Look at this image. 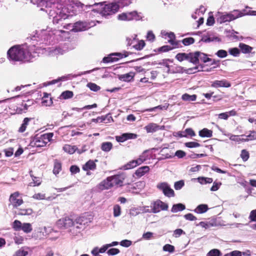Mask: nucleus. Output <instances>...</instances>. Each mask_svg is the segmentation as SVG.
I'll use <instances>...</instances> for the list:
<instances>
[{
	"mask_svg": "<svg viewBox=\"0 0 256 256\" xmlns=\"http://www.w3.org/2000/svg\"><path fill=\"white\" fill-rule=\"evenodd\" d=\"M126 178V175L124 173L108 176L99 184V188L104 190H108L113 187H122L124 186V182Z\"/></svg>",
	"mask_w": 256,
	"mask_h": 256,
	"instance_id": "1",
	"label": "nucleus"
},
{
	"mask_svg": "<svg viewBox=\"0 0 256 256\" xmlns=\"http://www.w3.org/2000/svg\"><path fill=\"white\" fill-rule=\"evenodd\" d=\"M8 57L14 61L26 60L28 55L26 50L20 46L12 47L8 51Z\"/></svg>",
	"mask_w": 256,
	"mask_h": 256,
	"instance_id": "2",
	"label": "nucleus"
},
{
	"mask_svg": "<svg viewBox=\"0 0 256 256\" xmlns=\"http://www.w3.org/2000/svg\"><path fill=\"white\" fill-rule=\"evenodd\" d=\"M54 136L52 132L44 134L40 136H36L32 141L30 142V145L33 147H44L51 140Z\"/></svg>",
	"mask_w": 256,
	"mask_h": 256,
	"instance_id": "3",
	"label": "nucleus"
},
{
	"mask_svg": "<svg viewBox=\"0 0 256 256\" xmlns=\"http://www.w3.org/2000/svg\"><path fill=\"white\" fill-rule=\"evenodd\" d=\"M120 6L116 2L105 4L100 10V14L102 16H108L114 14L118 12Z\"/></svg>",
	"mask_w": 256,
	"mask_h": 256,
	"instance_id": "4",
	"label": "nucleus"
},
{
	"mask_svg": "<svg viewBox=\"0 0 256 256\" xmlns=\"http://www.w3.org/2000/svg\"><path fill=\"white\" fill-rule=\"evenodd\" d=\"M10 204L8 206H12L13 208H17L24 202L20 194L18 192L12 193L9 198Z\"/></svg>",
	"mask_w": 256,
	"mask_h": 256,
	"instance_id": "5",
	"label": "nucleus"
},
{
	"mask_svg": "<svg viewBox=\"0 0 256 256\" xmlns=\"http://www.w3.org/2000/svg\"><path fill=\"white\" fill-rule=\"evenodd\" d=\"M21 102L18 104L16 108V112L18 114H22L26 112L28 107L31 106L34 104V100L28 98L26 96H22Z\"/></svg>",
	"mask_w": 256,
	"mask_h": 256,
	"instance_id": "6",
	"label": "nucleus"
},
{
	"mask_svg": "<svg viewBox=\"0 0 256 256\" xmlns=\"http://www.w3.org/2000/svg\"><path fill=\"white\" fill-rule=\"evenodd\" d=\"M156 188L162 190L163 194L167 197H174L175 196L174 190L171 188L167 182H163L157 184Z\"/></svg>",
	"mask_w": 256,
	"mask_h": 256,
	"instance_id": "7",
	"label": "nucleus"
},
{
	"mask_svg": "<svg viewBox=\"0 0 256 256\" xmlns=\"http://www.w3.org/2000/svg\"><path fill=\"white\" fill-rule=\"evenodd\" d=\"M153 213H157L161 210H166L168 209V205L160 200L154 202L151 206Z\"/></svg>",
	"mask_w": 256,
	"mask_h": 256,
	"instance_id": "8",
	"label": "nucleus"
},
{
	"mask_svg": "<svg viewBox=\"0 0 256 256\" xmlns=\"http://www.w3.org/2000/svg\"><path fill=\"white\" fill-rule=\"evenodd\" d=\"M194 58L196 60H193V64H198L200 60L204 62L212 61V59L208 58L206 54L200 52L193 53V58Z\"/></svg>",
	"mask_w": 256,
	"mask_h": 256,
	"instance_id": "9",
	"label": "nucleus"
},
{
	"mask_svg": "<svg viewBox=\"0 0 256 256\" xmlns=\"http://www.w3.org/2000/svg\"><path fill=\"white\" fill-rule=\"evenodd\" d=\"M166 36H167L169 38L168 42L172 46L173 48H178L182 47L180 44V41L176 40V36L174 32H167L166 33Z\"/></svg>",
	"mask_w": 256,
	"mask_h": 256,
	"instance_id": "10",
	"label": "nucleus"
},
{
	"mask_svg": "<svg viewBox=\"0 0 256 256\" xmlns=\"http://www.w3.org/2000/svg\"><path fill=\"white\" fill-rule=\"evenodd\" d=\"M137 16L136 12H123L120 14L118 16V18L120 20H132Z\"/></svg>",
	"mask_w": 256,
	"mask_h": 256,
	"instance_id": "11",
	"label": "nucleus"
},
{
	"mask_svg": "<svg viewBox=\"0 0 256 256\" xmlns=\"http://www.w3.org/2000/svg\"><path fill=\"white\" fill-rule=\"evenodd\" d=\"M176 58L179 62L187 60L190 62L193 63V53H178L176 55ZM194 60H196L195 58Z\"/></svg>",
	"mask_w": 256,
	"mask_h": 256,
	"instance_id": "12",
	"label": "nucleus"
},
{
	"mask_svg": "<svg viewBox=\"0 0 256 256\" xmlns=\"http://www.w3.org/2000/svg\"><path fill=\"white\" fill-rule=\"evenodd\" d=\"M58 224L60 226L68 228L74 226V222L69 217H66L59 220L58 222Z\"/></svg>",
	"mask_w": 256,
	"mask_h": 256,
	"instance_id": "13",
	"label": "nucleus"
},
{
	"mask_svg": "<svg viewBox=\"0 0 256 256\" xmlns=\"http://www.w3.org/2000/svg\"><path fill=\"white\" fill-rule=\"evenodd\" d=\"M136 134L124 133L120 136H116V140L118 142H123L128 140L136 138Z\"/></svg>",
	"mask_w": 256,
	"mask_h": 256,
	"instance_id": "14",
	"label": "nucleus"
},
{
	"mask_svg": "<svg viewBox=\"0 0 256 256\" xmlns=\"http://www.w3.org/2000/svg\"><path fill=\"white\" fill-rule=\"evenodd\" d=\"M211 86L215 88H218L220 87L230 88L231 86V84L230 82L225 79L220 80H216L212 82Z\"/></svg>",
	"mask_w": 256,
	"mask_h": 256,
	"instance_id": "15",
	"label": "nucleus"
},
{
	"mask_svg": "<svg viewBox=\"0 0 256 256\" xmlns=\"http://www.w3.org/2000/svg\"><path fill=\"white\" fill-rule=\"evenodd\" d=\"M162 127L155 123H150L144 128L148 133H154L160 130H162Z\"/></svg>",
	"mask_w": 256,
	"mask_h": 256,
	"instance_id": "16",
	"label": "nucleus"
},
{
	"mask_svg": "<svg viewBox=\"0 0 256 256\" xmlns=\"http://www.w3.org/2000/svg\"><path fill=\"white\" fill-rule=\"evenodd\" d=\"M236 18L235 16L230 14H227L221 15L218 18L217 20L220 23L230 22Z\"/></svg>",
	"mask_w": 256,
	"mask_h": 256,
	"instance_id": "17",
	"label": "nucleus"
},
{
	"mask_svg": "<svg viewBox=\"0 0 256 256\" xmlns=\"http://www.w3.org/2000/svg\"><path fill=\"white\" fill-rule=\"evenodd\" d=\"M96 165L95 162L92 160H89L82 166V170L84 171H86L87 174H89L88 171L90 170H94L96 169Z\"/></svg>",
	"mask_w": 256,
	"mask_h": 256,
	"instance_id": "18",
	"label": "nucleus"
},
{
	"mask_svg": "<svg viewBox=\"0 0 256 256\" xmlns=\"http://www.w3.org/2000/svg\"><path fill=\"white\" fill-rule=\"evenodd\" d=\"M42 103L44 106H50L52 104V99L50 94L46 92H44L42 98Z\"/></svg>",
	"mask_w": 256,
	"mask_h": 256,
	"instance_id": "19",
	"label": "nucleus"
},
{
	"mask_svg": "<svg viewBox=\"0 0 256 256\" xmlns=\"http://www.w3.org/2000/svg\"><path fill=\"white\" fill-rule=\"evenodd\" d=\"M150 168L148 166H143L138 168L134 174L138 178H140L150 171Z\"/></svg>",
	"mask_w": 256,
	"mask_h": 256,
	"instance_id": "20",
	"label": "nucleus"
},
{
	"mask_svg": "<svg viewBox=\"0 0 256 256\" xmlns=\"http://www.w3.org/2000/svg\"><path fill=\"white\" fill-rule=\"evenodd\" d=\"M86 24L82 22H78L74 24L72 30L74 32H80L86 30Z\"/></svg>",
	"mask_w": 256,
	"mask_h": 256,
	"instance_id": "21",
	"label": "nucleus"
},
{
	"mask_svg": "<svg viewBox=\"0 0 256 256\" xmlns=\"http://www.w3.org/2000/svg\"><path fill=\"white\" fill-rule=\"evenodd\" d=\"M32 120H34V118H25L23 120L22 124L18 128V132L22 133L25 132L30 122Z\"/></svg>",
	"mask_w": 256,
	"mask_h": 256,
	"instance_id": "22",
	"label": "nucleus"
},
{
	"mask_svg": "<svg viewBox=\"0 0 256 256\" xmlns=\"http://www.w3.org/2000/svg\"><path fill=\"white\" fill-rule=\"evenodd\" d=\"M111 120H113L111 116H108V115L98 116L96 118L93 119V121L96 122L107 123Z\"/></svg>",
	"mask_w": 256,
	"mask_h": 256,
	"instance_id": "23",
	"label": "nucleus"
},
{
	"mask_svg": "<svg viewBox=\"0 0 256 256\" xmlns=\"http://www.w3.org/2000/svg\"><path fill=\"white\" fill-rule=\"evenodd\" d=\"M62 170V164L61 162L58 160H54V169H53V173L56 175L59 174V172Z\"/></svg>",
	"mask_w": 256,
	"mask_h": 256,
	"instance_id": "24",
	"label": "nucleus"
},
{
	"mask_svg": "<svg viewBox=\"0 0 256 256\" xmlns=\"http://www.w3.org/2000/svg\"><path fill=\"white\" fill-rule=\"evenodd\" d=\"M134 76V74L133 72H130L127 74H123L119 76L120 80L124 82H130L132 80Z\"/></svg>",
	"mask_w": 256,
	"mask_h": 256,
	"instance_id": "25",
	"label": "nucleus"
},
{
	"mask_svg": "<svg viewBox=\"0 0 256 256\" xmlns=\"http://www.w3.org/2000/svg\"><path fill=\"white\" fill-rule=\"evenodd\" d=\"M239 48L240 51L244 54H250L253 49L252 46L244 43H240Z\"/></svg>",
	"mask_w": 256,
	"mask_h": 256,
	"instance_id": "26",
	"label": "nucleus"
},
{
	"mask_svg": "<svg viewBox=\"0 0 256 256\" xmlns=\"http://www.w3.org/2000/svg\"><path fill=\"white\" fill-rule=\"evenodd\" d=\"M198 134L200 137L210 138L212 136V131L206 128H204L200 130Z\"/></svg>",
	"mask_w": 256,
	"mask_h": 256,
	"instance_id": "27",
	"label": "nucleus"
},
{
	"mask_svg": "<svg viewBox=\"0 0 256 256\" xmlns=\"http://www.w3.org/2000/svg\"><path fill=\"white\" fill-rule=\"evenodd\" d=\"M63 150L70 154H73L75 152L76 150H77V148L76 146H71L70 144H65L62 148Z\"/></svg>",
	"mask_w": 256,
	"mask_h": 256,
	"instance_id": "28",
	"label": "nucleus"
},
{
	"mask_svg": "<svg viewBox=\"0 0 256 256\" xmlns=\"http://www.w3.org/2000/svg\"><path fill=\"white\" fill-rule=\"evenodd\" d=\"M208 210V208L207 204H200L196 208L194 212L197 214H203L206 212Z\"/></svg>",
	"mask_w": 256,
	"mask_h": 256,
	"instance_id": "29",
	"label": "nucleus"
},
{
	"mask_svg": "<svg viewBox=\"0 0 256 256\" xmlns=\"http://www.w3.org/2000/svg\"><path fill=\"white\" fill-rule=\"evenodd\" d=\"M146 46V43L143 40H136L132 47L138 50H142Z\"/></svg>",
	"mask_w": 256,
	"mask_h": 256,
	"instance_id": "30",
	"label": "nucleus"
},
{
	"mask_svg": "<svg viewBox=\"0 0 256 256\" xmlns=\"http://www.w3.org/2000/svg\"><path fill=\"white\" fill-rule=\"evenodd\" d=\"M74 96V93L72 91L66 90L63 92L60 96V100H67L72 98Z\"/></svg>",
	"mask_w": 256,
	"mask_h": 256,
	"instance_id": "31",
	"label": "nucleus"
},
{
	"mask_svg": "<svg viewBox=\"0 0 256 256\" xmlns=\"http://www.w3.org/2000/svg\"><path fill=\"white\" fill-rule=\"evenodd\" d=\"M186 209V206L182 204H174L171 212H178L182 211L183 210Z\"/></svg>",
	"mask_w": 256,
	"mask_h": 256,
	"instance_id": "32",
	"label": "nucleus"
},
{
	"mask_svg": "<svg viewBox=\"0 0 256 256\" xmlns=\"http://www.w3.org/2000/svg\"><path fill=\"white\" fill-rule=\"evenodd\" d=\"M112 55H114L115 57L116 62L120 59L122 58H126L129 55V52L126 51H124L122 52H115L112 53Z\"/></svg>",
	"mask_w": 256,
	"mask_h": 256,
	"instance_id": "33",
	"label": "nucleus"
},
{
	"mask_svg": "<svg viewBox=\"0 0 256 256\" xmlns=\"http://www.w3.org/2000/svg\"><path fill=\"white\" fill-rule=\"evenodd\" d=\"M112 148V144L111 142H104L102 144L101 149L102 150L108 152Z\"/></svg>",
	"mask_w": 256,
	"mask_h": 256,
	"instance_id": "34",
	"label": "nucleus"
},
{
	"mask_svg": "<svg viewBox=\"0 0 256 256\" xmlns=\"http://www.w3.org/2000/svg\"><path fill=\"white\" fill-rule=\"evenodd\" d=\"M33 213V210L30 208H20L18 214L20 216L30 215Z\"/></svg>",
	"mask_w": 256,
	"mask_h": 256,
	"instance_id": "35",
	"label": "nucleus"
},
{
	"mask_svg": "<svg viewBox=\"0 0 256 256\" xmlns=\"http://www.w3.org/2000/svg\"><path fill=\"white\" fill-rule=\"evenodd\" d=\"M21 230L26 234L30 232L32 230V224L30 223L22 224Z\"/></svg>",
	"mask_w": 256,
	"mask_h": 256,
	"instance_id": "36",
	"label": "nucleus"
},
{
	"mask_svg": "<svg viewBox=\"0 0 256 256\" xmlns=\"http://www.w3.org/2000/svg\"><path fill=\"white\" fill-rule=\"evenodd\" d=\"M184 134L180 135L181 137H186L188 136H193L196 135L194 130L191 128H188L186 129L184 132H183Z\"/></svg>",
	"mask_w": 256,
	"mask_h": 256,
	"instance_id": "37",
	"label": "nucleus"
},
{
	"mask_svg": "<svg viewBox=\"0 0 256 256\" xmlns=\"http://www.w3.org/2000/svg\"><path fill=\"white\" fill-rule=\"evenodd\" d=\"M182 99L186 101H195L196 99V94L190 95L185 94L182 96Z\"/></svg>",
	"mask_w": 256,
	"mask_h": 256,
	"instance_id": "38",
	"label": "nucleus"
},
{
	"mask_svg": "<svg viewBox=\"0 0 256 256\" xmlns=\"http://www.w3.org/2000/svg\"><path fill=\"white\" fill-rule=\"evenodd\" d=\"M22 224L18 220H15L12 224V227L14 230L20 231L22 229Z\"/></svg>",
	"mask_w": 256,
	"mask_h": 256,
	"instance_id": "39",
	"label": "nucleus"
},
{
	"mask_svg": "<svg viewBox=\"0 0 256 256\" xmlns=\"http://www.w3.org/2000/svg\"><path fill=\"white\" fill-rule=\"evenodd\" d=\"M182 43L185 46L193 44L195 42L194 39L192 37H188L184 38L182 40Z\"/></svg>",
	"mask_w": 256,
	"mask_h": 256,
	"instance_id": "40",
	"label": "nucleus"
},
{
	"mask_svg": "<svg viewBox=\"0 0 256 256\" xmlns=\"http://www.w3.org/2000/svg\"><path fill=\"white\" fill-rule=\"evenodd\" d=\"M74 222L80 225H84L88 223L87 218L84 216H79L76 218Z\"/></svg>",
	"mask_w": 256,
	"mask_h": 256,
	"instance_id": "41",
	"label": "nucleus"
},
{
	"mask_svg": "<svg viewBox=\"0 0 256 256\" xmlns=\"http://www.w3.org/2000/svg\"><path fill=\"white\" fill-rule=\"evenodd\" d=\"M137 166L136 163V162L135 160H132L125 164L124 167L125 170H128L133 168L136 167Z\"/></svg>",
	"mask_w": 256,
	"mask_h": 256,
	"instance_id": "42",
	"label": "nucleus"
},
{
	"mask_svg": "<svg viewBox=\"0 0 256 256\" xmlns=\"http://www.w3.org/2000/svg\"><path fill=\"white\" fill-rule=\"evenodd\" d=\"M114 217H118L121 214V208L118 204H116L114 206Z\"/></svg>",
	"mask_w": 256,
	"mask_h": 256,
	"instance_id": "43",
	"label": "nucleus"
},
{
	"mask_svg": "<svg viewBox=\"0 0 256 256\" xmlns=\"http://www.w3.org/2000/svg\"><path fill=\"white\" fill-rule=\"evenodd\" d=\"M87 86L91 90L94 92H97L100 88V86H98L94 83L92 82L88 83Z\"/></svg>",
	"mask_w": 256,
	"mask_h": 256,
	"instance_id": "44",
	"label": "nucleus"
},
{
	"mask_svg": "<svg viewBox=\"0 0 256 256\" xmlns=\"http://www.w3.org/2000/svg\"><path fill=\"white\" fill-rule=\"evenodd\" d=\"M240 157L244 162H246L249 158V152L246 150H242L241 152Z\"/></svg>",
	"mask_w": 256,
	"mask_h": 256,
	"instance_id": "45",
	"label": "nucleus"
},
{
	"mask_svg": "<svg viewBox=\"0 0 256 256\" xmlns=\"http://www.w3.org/2000/svg\"><path fill=\"white\" fill-rule=\"evenodd\" d=\"M230 54L234 56H238L240 54V50L237 48H231L228 50Z\"/></svg>",
	"mask_w": 256,
	"mask_h": 256,
	"instance_id": "46",
	"label": "nucleus"
},
{
	"mask_svg": "<svg viewBox=\"0 0 256 256\" xmlns=\"http://www.w3.org/2000/svg\"><path fill=\"white\" fill-rule=\"evenodd\" d=\"M114 55H112V54H111L108 56L104 57L102 60L103 62L104 63H109L116 62V59H115V57H114Z\"/></svg>",
	"mask_w": 256,
	"mask_h": 256,
	"instance_id": "47",
	"label": "nucleus"
},
{
	"mask_svg": "<svg viewBox=\"0 0 256 256\" xmlns=\"http://www.w3.org/2000/svg\"><path fill=\"white\" fill-rule=\"evenodd\" d=\"M184 145L186 147L188 148H196L200 146L199 143L195 142H187L184 144Z\"/></svg>",
	"mask_w": 256,
	"mask_h": 256,
	"instance_id": "48",
	"label": "nucleus"
},
{
	"mask_svg": "<svg viewBox=\"0 0 256 256\" xmlns=\"http://www.w3.org/2000/svg\"><path fill=\"white\" fill-rule=\"evenodd\" d=\"M220 254L221 252L220 250L213 249L208 252L207 256H220Z\"/></svg>",
	"mask_w": 256,
	"mask_h": 256,
	"instance_id": "49",
	"label": "nucleus"
},
{
	"mask_svg": "<svg viewBox=\"0 0 256 256\" xmlns=\"http://www.w3.org/2000/svg\"><path fill=\"white\" fill-rule=\"evenodd\" d=\"M184 182L183 180H180L176 182L174 184V188L176 190H179L181 189L184 186Z\"/></svg>",
	"mask_w": 256,
	"mask_h": 256,
	"instance_id": "50",
	"label": "nucleus"
},
{
	"mask_svg": "<svg viewBox=\"0 0 256 256\" xmlns=\"http://www.w3.org/2000/svg\"><path fill=\"white\" fill-rule=\"evenodd\" d=\"M216 54L219 58H226L227 56L228 53L225 50H220L217 52Z\"/></svg>",
	"mask_w": 256,
	"mask_h": 256,
	"instance_id": "51",
	"label": "nucleus"
},
{
	"mask_svg": "<svg viewBox=\"0 0 256 256\" xmlns=\"http://www.w3.org/2000/svg\"><path fill=\"white\" fill-rule=\"evenodd\" d=\"M163 250L166 252H172L174 250V247L172 245L166 244L164 246Z\"/></svg>",
	"mask_w": 256,
	"mask_h": 256,
	"instance_id": "52",
	"label": "nucleus"
},
{
	"mask_svg": "<svg viewBox=\"0 0 256 256\" xmlns=\"http://www.w3.org/2000/svg\"><path fill=\"white\" fill-rule=\"evenodd\" d=\"M120 252V251L118 248H112L108 250L107 254L109 256H114L118 254Z\"/></svg>",
	"mask_w": 256,
	"mask_h": 256,
	"instance_id": "53",
	"label": "nucleus"
},
{
	"mask_svg": "<svg viewBox=\"0 0 256 256\" xmlns=\"http://www.w3.org/2000/svg\"><path fill=\"white\" fill-rule=\"evenodd\" d=\"M173 48V46L171 47L170 46L166 45L160 48L158 50V51L159 52H167L170 50H172Z\"/></svg>",
	"mask_w": 256,
	"mask_h": 256,
	"instance_id": "54",
	"label": "nucleus"
},
{
	"mask_svg": "<svg viewBox=\"0 0 256 256\" xmlns=\"http://www.w3.org/2000/svg\"><path fill=\"white\" fill-rule=\"evenodd\" d=\"M248 138L249 141L254 140H256V131H250L248 135L246 136Z\"/></svg>",
	"mask_w": 256,
	"mask_h": 256,
	"instance_id": "55",
	"label": "nucleus"
},
{
	"mask_svg": "<svg viewBox=\"0 0 256 256\" xmlns=\"http://www.w3.org/2000/svg\"><path fill=\"white\" fill-rule=\"evenodd\" d=\"M132 244V242L130 240H124L120 242V244L124 247H128Z\"/></svg>",
	"mask_w": 256,
	"mask_h": 256,
	"instance_id": "56",
	"label": "nucleus"
},
{
	"mask_svg": "<svg viewBox=\"0 0 256 256\" xmlns=\"http://www.w3.org/2000/svg\"><path fill=\"white\" fill-rule=\"evenodd\" d=\"M198 180L202 184L203 183L202 182H200V180H202V181H204L205 184H210L212 182L213 180L212 178H204V177H200L198 178Z\"/></svg>",
	"mask_w": 256,
	"mask_h": 256,
	"instance_id": "57",
	"label": "nucleus"
},
{
	"mask_svg": "<svg viewBox=\"0 0 256 256\" xmlns=\"http://www.w3.org/2000/svg\"><path fill=\"white\" fill-rule=\"evenodd\" d=\"M136 41V39L135 38H126V45L128 46H133Z\"/></svg>",
	"mask_w": 256,
	"mask_h": 256,
	"instance_id": "58",
	"label": "nucleus"
},
{
	"mask_svg": "<svg viewBox=\"0 0 256 256\" xmlns=\"http://www.w3.org/2000/svg\"><path fill=\"white\" fill-rule=\"evenodd\" d=\"M32 198L36 200H44L46 198V196L44 194L42 193H38L35 194Z\"/></svg>",
	"mask_w": 256,
	"mask_h": 256,
	"instance_id": "59",
	"label": "nucleus"
},
{
	"mask_svg": "<svg viewBox=\"0 0 256 256\" xmlns=\"http://www.w3.org/2000/svg\"><path fill=\"white\" fill-rule=\"evenodd\" d=\"M70 171L72 174H76L80 172V169L77 166L72 165L70 167Z\"/></svg>",
	"mask_w": 256,
	"mask_h": 256,
	"instance_id": "60",
	"label": "nucleus"
},
{
	"mask_svg": "<svg viewBox=\"0 0 256 256\" xmlns=\"http://www.w3.org/2000/svg\"><path fill=\"white\" fill-rule=\"evenodd\" d=\"M184 217L186 220L190 221H194L197 220L196 218L190 213L185 214Z\"/></svg>",
	"mask_w": 256,
	"mask_h": 256,
	"instance_id": "61",
	"label": "nucleus"
},
{
	"mask_svg": "<svg viewBox=\"0 0 256 256\" xmlns=\"http://www.w3.org/2000/svg\"><path fill=\"white\" fill-rule=\"evenodd\" d=\"M214 18L213 16H209L206 20V24L209 26H212L214 23Z\"/></svg>",
	"mask_w": 256,
	"mask_h": 256,
	"instance_id": "62",
	"label": "nucleus"
},
{
	"mask_svg": "<svg viewBox=\"0 0 256 256\" xmlns=\"http://www.w3.org/2000/svg\"><path fill=\"white\" fill-rule=\"evenodd\" d=\"M249 218L251 221H256V210H252L251 211Z\"/></svg>",
	"mask_w": 256,
	"mask_h": 256,
	"instance_id": "63",
	"label": "nucleus"
},
{
	"mask_svg": "<svg viewBox=\"0 0 256 256\" xmlns=\"http://www.w3.org/2000/svg\"><path fill=\"white\" fill-rule=\"evenodd\" d=\"M28 254V252L24 250H19L16 252V256H26Z\"/></svg>",
	"mask_w": 256,
	"mask_h": 256,
	"instance_id": "64",
	"label": "nucleus"
}]
</instances>
